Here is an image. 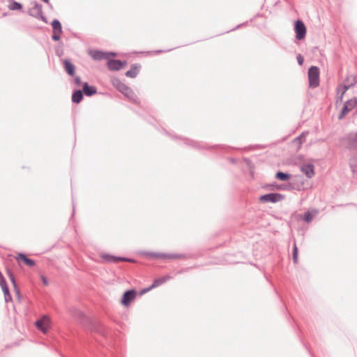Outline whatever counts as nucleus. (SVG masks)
I'll use <instances>...</instances> for the list:
<instances>
[{
  "instance_id": "21",
  "label": "nucleus",
  "mask_w": 357,
  "mask_h": 357,
  "mask_svg": "<svg viewBox=\"0 0 357 357\" xmlns=\"http://www.w3.org/2000/svg\"><path fill=\"white\" fill-rule=\"evenodd\" d=\"M123 94H124L128 98L132 100L133 102H137V97L133 92V91L128 86V91H123L122 92Z\"/></svg>"
},
{
  "instance_id": "8",
  "label": "nucleus",
  "mask_w": 357,
  "mask_h": 357,
  "mask_svg": "<svg viewBox=\"0 0 357 357\" xmlns=\"http://www.w3.org/2000/svg\"><path fill=\"white\" fill-rule=\"evenodd\" d=\"M126 64V62H122L119 60L109 59L107 63V68L110 70H119Z\"/></svg>"
},
{
  "instance_id": "23",
  "label": "nucleus",
  "mask_w": 357,
  "mask_h": 357,
  "mask_svg": "<svg viewBox=\"0 0 357 357\" xmlns=\"http://www.w3.org/2000/svg\"><path fill=\"white\" fill-rule=\"evenodd\" d=\"M138 67L136 66H132L131 69L126 73V75L128 77L134 78L138 74Z\"/></svg>"
},
{
  "instance_id": "10",
  "label": "nucleus",
  "mask_w": 357,
  "mask_h": 357,
  "mask_svg": "<svg viewBox=\"0 0 357 357\" xmlns=\"http://www.w3.org/2000/svg\"><path fill=\"white\" fill-rule=\"evenodd\" d=\"M149 255L154 258L162 259H181L183 257V255L180 254H167V253H151Z\"/></svg>"
},
{
  "instance_id": "33",
  "label": "nucleus",
  "mask_w": 357,
  "mask_h": 357,
  "mask_svg": "<svg viewBox=\"0 0 357 357\" xmlns=\"http://www.w3.org/2000/svg\"><path fill=\"white\" fill-rule=\"evenodd\" d=\"M4 296L10 294L8 287L7 285L1 287Z\"/></svg>"
},
{
  "instance_id": "34",
  "label": "nucleus",
  "mask_w": 357,
  "mask_h": 357,
  "mask_svg": "<svg viewBox=\"0 0 357 357\" xmlns=\"http://www.w3.org/2000/svg\"><path fill=\"white\" fill-rule=\"evenodd\" d=\"M8 274H9V276H10V280H11L12 283L13 284L14 287H16V283H15V278H14L13 273L10 271H8Z\"/></svg>"
},
{
  "instance_id": "19",
  "label": "nucleus",
  "mask_w": 357,
  "mask_h": 357,
  "mask_svg": "<svg viewBox=\"0 0 357 357\" xmlns=\"http://www.w3.org/2000/svg\"><path fill=\"white\" fill-rule=\"evenodd\" d=\"M169 279H170V276H169V275H166L162 278H158L153 281L151 288L158 287V286L161 285L162 284H163L164 282L168 281Z\"/></svg>"
},
{
  "instance_id": "15",
  "label": "nucleus",
  "mask_w": 357,
  "mask_h": 357,
  "mask_svg": "<svg viewBox=\"0 0 357 357\" xmlns=\"http://www.w3.org/2000/svg\"><path fill=\"white\" fill-rule=\"evenodd\" d=\"M113 86L118 89L121 93L123 91H128V86L121 82V81L118 78H113L112 80Z\"/></svg>"
},
{
  "instance_id": "37",
  "label": "nucleus",
  "mask_w": 357,
  "mask_h": 357,
  "mask_svg": "<svg viewBox=\"0 0 357 357\" xmlns=\"http://www.w3.org/2000/svg\"><path fill=\"white\" fill-rule=\"evenodd\" d=\"M41 278H42L43 284H45V285H47L48 282H47V278L45 277H44V276H42Z\"/></svg>"
},
{
  "instance_id": "1",
  "label": "nucleus",
  "mask_w": 357,
  "mask_h": 357,
  "mask_svg": "<svg viewBox=\"0 0 357 357\" xmlns=\"http://www.w3.org/2000/svg\"><path fill=\"white\" fill-rule=\"evenodd\" d=\"M357 83V78L355 75L348 76L344 81L343 84H340L337 88L336 105L341 103L346 91Z\"/></svg>"
},
{
  "instance_id": "3",
  "label": "nucleus",
  "mask_w": 357,
  "mask_h": 357,
  "mask_svg": "<svg viewBox=\"0 0 357 357\" xmlns=\"http://www.w3.org/2000/svg\"><path fill=\"white\" fill-rule=\"evenodd\" d=\"M357 105V98H354L345 102L340 114L338 116L339 119H343L350 111H351Z\"/></svg>"
},
{
  "instance_id": "2",
  "label": "nucleus",
  "mask_w": 357,
  "mask_h": 357,
  "mask_svg": "<svg viewBox=\"0 0 357 357\" xmlns=\"http://www.w3.org/2000/svg\"><path fill=\"white\" fill-rule=\"evenodd\" d=\"M309 86L316 88L319 84V69L317 66H311L308 70Z\"/></svg>"
},
{
  "instance_id": "5",
  "label": "nucleus",
  "mask_w": 357,
  "mask_h": 357,
  "mask_svg": "<svg viewBox=\"0 0 357 357\" xmlns=\"http://www.w3.org/2000/svg\"><path fill=\"white\" fill-rule=\"evenodd\" d=\"M294 29L296 32V38L297 40H302L305 38L306 34V28L302 21L297 20L295 22Z\"/></svg>"
},
{
  "instance_id": "13",
  "label": "nucleus",
  "mask_w": 357,
  "mask_h": 357,
  "mask_svg": "<svg viewBox=\"0 0 357 357\" xmlns=\"http://www.w3.org/2000/svg\"><path fill=\"white\" fill-rule=\"evenodd\" d=\"M63 63L66 72L69 75L73 76L75 73V66H74V64L72 63L68 59H64Z\"/></svg>"
},
{
  "instance_id": "12",
  "label": "nucleus",
  "mask_w": 357,
  "mask_h": 357,
  "mask_svg": "<svg viewBox=\"0 0 357 357\" xmlns=\"http://www.w3.org/2000/svg\"><path fill=\"white\" fill-rule=\"evenodd\" d=\"M109 55L114 56L115 53H114V52L107 53V52H104L102 51H98V50L91 52V56L95 60H102L104 59H107Z\"/></svg>"
},
{
  "instance_id": "24",
  "label": "nucleus",
  "mask_w": 357,
  "mask_h": 357,
  "mask_svg": "<svg viewBox=\"0 0 357 357\" xmlns=\"http://www.w3.org/2000/svg\"><path fill=\"white\" fill-rule=\"evenodd\" d=\"M349 165L352 172L357 174V155L354 156L349 160Z\"/></svg>"
},
{
  "instance_id": "14",
  "label": "nucleus",
  "mask_w": 357,
  "mask_h": 357,
  "mask_svg": "<svg viewBox=\"0 0 357 357\" xmlns=\"http://www.w3.org/2000/svg\"><path fill=\"white\" fill-rule=\"evenodd\" d=\"M82 92L87 96H91L97 93V89L95 86H89L87 82H84Z\"/></svg>"
},
{
  "instance_id": "18",
  "label": "nucleus",
  "mask_w": 357,
  "mask_h": 357,
  "mask_svg": "<svg viewBox=\"0 0 357 357\" xmlns=\"http://www.w3.org/2000/svg\"><path fill=\"white\" fill-rule=\"evenodd\" d=\"M83 98V92L81 90H76L72 95V101L75 103H79Z\"/></svg>"
},
{
  "instance_id": "17",
  "label": "nucleus",
  "mask_w": 357,
  "mask_h": 357,
  "mask_svg": "<svg viewBox=\"0 0 357 357\" xmlns=\"http://www.w3.org/2000/svg\"><path fill=\"white\" fill-rule=\"evenodd\" d=\"M16 259L22 260L26 264V265L30 267L33 266L35 265V261L33 260L26 257V256L22 253H19L16 257Z\"/></svg>"
},
{
  "instance_id": "27",
  "label": "nucleus",
  "mask_w": 357,
  "mask_h": 357,
  "mask_svg": "<svg viewBox=\"0 0 357 357\" xmlns=\"http://www.w3.org/2000/svg\"><path fill=\"white\" fill-rule=\"evenodd\" d=\"M293 260H294V263L298 262V248H297L296 243L294 244Z\"/></svg>"
},
{
  "instance_id": "6",
  "label": "nucleus",
  "mask_w": 357,
  "mask_h": 357,
  "mask_svg": "<svg viewBox=\"0 0 357 357\" xmlns=\"http://www.w3.org/2000/svg\"><path fill=\"white\" fill-rule=\"evenodd\" d=\"M36 326L43 333H46L50 326V320L48 317L43 316L36 321Z\"/></svg>"
},
{
  "instance_id": "32",
  "label": "nucleus",
  "mask_w": 357,
  "mask_h": 357,
  "mask_svg": "<svg viewBox=\"0 0 357 357\" xmlns=\"http://www.w3.org/2000/svg\"><path fill=\"white\" fill-rule=\"evenodd\" d=\"M60 35L61 33H59L58 32H53L52 38L54 40L57 41L60 39Z\"/></svg>"
},
{
  "instance_id": "9",
  "label": "nucleus",
  "mask_w": 357,
  "mask_h": 357,
  "mask_svg": "<svg viewBox=\"0 0 357 357\" xmlns=\"http://www.w3.org/2000/svg\"><path fill=\"white\" fill-rule=\"evenodd\" d=\"M136 296V292L135 290H128L123 294L121 299V303L124 305H128Z\"/></svg>"
},
{
  "instance_id": "26",
  "label": "nucleus",
  "mask_w": 357,
  "mask_h": 357,
  "mask_svg": "<svg viewBox=\"0 0 357 357\" xmlns=\"http://www.w3.org/2000/svg\"><path fill=\"white\" fill-rule=\"evenodd\" d=\"M275 177L280 181H287L290 178V174L282 172H278L276 173Z\"/></svg>"
},
{
  "instance_id": "38",
  "label": "nucleus",
  "mask_w": 357,
  "mask_h": 357,
  "mask_svg": "<svg viewBox=\"0 0 357 357\" xmlns=\"http://www.w3.org/2000/svg\"><path fill=\"white\" fill-rule=\"evenodd\" d=\"M162 51H160V50H158L157 52L159 53V52H162Z\"/></svg>"
},
{
  "instance_id": "4",
  "label": "nucleus",
  "mask_w": 357,
  "mask_h": 357,
  "mask_svg": "<svg viewBox=\"0 0 357 357\" xmlns=\"http://www.w3.org/2000/svg\"><path fill=\"white\" fill-rule=\"evenodd\" d=\"M284 196L280 193H268L260 197L259 200L261 202L275 203L282 200Z\"/></svg>"
},
{
  "instance_id": "7",
  "label": "nucleus",
  "mask_w": 357,
  "mask_h": 357,
  "mask_svg": "<svg viewBox=\"0 0 357 357\" xmlns=\"http://www.w3.org/2000/svg\"><path fill=\"white\" fill-rule=\"evenodd\" d=\"M345 140L349 149H357V132L349 134L345 138Z\"/></svg>"
},
{
  "instance_id": "11",
  "label": "nucleus",
  "mask_w": 357,
  "mask_h": 357,
  "mask_svg": "<svg viewBox=\"0 0 357 357\" xmlns=\"http://www.w3.org/2000/svg\"><path fill=\"white\" fill-rule=\"evenodd\" d=\"M301 171L309 178L314 175V168L312 164H304L301 165Z\"/></svg>"
},
{
  "instance_id": "22",
  "label": "nucleus",
  "mask_w": 357,
  "mask_h": 357,
  "mask_svg": "<svg viewBox=\"0 0 357 357\" xmlns=\"http://www.w3.org/2000/svg\"><path fill=\"white\" fill-rule=\"evenodd\" d=\"M53 32L62 33V27L60 22L58 20H54L52 22Z\"/></svg>"
},
{
  "instance_id": "31",
  "label": "nucleus",
  "mask_w": 357,
  "mask_h": 357,
  "mask_svg": "<svg viewBox=\"0 0 357 357\" xmlns=\"http://www.w3.org/2000/svg\"><path fill=\"white\" fill-rule=\"evenodd\" d=\"M7 285L6 280L3 276L2 273L0 272V286L1 287Z\"/></svg>"
},
{
  "instance_id": "35",
  "label": "nucleus",
  "mask_w": 357,
  "mask_h": 357,
  "mask_svg": "<svg viewBox=\"0 0 357 357\" xmlns=\"http://www.w3.org/2000/svg\"><path fill=\"white\" fill-rule=\"evenodd\" d=\"M297 61H298V63L299 65H301V66L303 65V61H304L303 57L301 54H298L297 56Z\"/></svg>"
},
{
  "instance_id": "20",
  "label": "nucleus",
  "mask_w": 357,
  "mask_h": 357,
  "mask_svg": "<svg viewBox=\"0 0 357 357\" xmlns=\"http://www.w3.org/2000/svg\"><path fill=\"white\" fill-rule=\"evenodd\" d=\"M33 9L37 11V15H36L35 16L36 17L41 19L43 22H47L45 17L43 14L42 6L40 4L36 3Z\"/></svg>"
},
{
  "instance_id": "28",
  "label": "nucleus",
  "mask_w": 357,
  "mask_h": 357,
  "mask_svg": "<svg viewBox=\"0 0 357 357\" xmlns=\"http://www.w3.org/2000/svg\"><path fill=\"white\" fill-rule=\"evenodd\" d=\"M303 219L306 222H311L312 220V213L310 212H309V211L305 213Z\"/></svg>"
},
{
  "instance_id": "29",
  "label": "nucleus",
  "mask_w": 357,
  "mask_h": 357,
  "mask_svg": "<svg viewBox=\"0 0 357 357\" xmlns=\"http://www.w3.org/2000/svg\"><path fill=\"white\" fill-rule=\"evenodd\" d=\"M308 132H303L299 137H298L296 139V141H298L299 142V144H302L303 142L304 141V139L306 137V136L307 135Z\"/></svg>"
},
{
  "instance_id": "30",
  "label": "nucleus",
  "mask_w": 357,
  "mask_h": 357,
  "mask_svg": "<svg viewBox=\"0 0 357 357\" xmlns=\"http://www.w3.org/2000/svg\"><path fill=\"white\" fill-rule=\"evenodd\" d=\"M73 83L77 86H80L82 84L81 78L78 76L75 77L73 79Z\"/></svg>"
},
{
  "instance_id": "25",
  "label": "nucleus",
  "mask_w": 357,
  "mask_h": 357,
  "mask_svg": "<svg viewBox=\"0 0 357 357\" xmlns=\"http://www.w3.org/2000/svg\"><path fill=\"white\" fill-rule=\"evenodd\" d=\"M22 8V6L21 3L12 0L8 6V8L10 10H21Z\"/></svg>"
},
{
  "instance_id": "16",
  "label": "nucleus",
  "mask_w": 357,
  "mask_h": 357,
  "mask_svg": "<svg viewBox=\"0 0 357 357\" xmlns=\"http://www.w3.org/2000/svg\"><path fill=\"white\" fill-rule=\"evenodd\" d=\"M103 258L109 262H114V263H116L119 261H132V260L127 259V258L117 257H114V256H112V255H105L103 257Z\"/></svg>"
},
{
  "instance_id": "36",
  "label": "nucleus",
  "mask_w": 357,
  "mask_h": 357,
  "mask_svg": "<svg viewBox=\"0 0 357 357\" xmlns=\"http://www.w3.org/2000/svg\"><path fill=\"white\" fill-rule=\"evenodd\" d=\"M4 297H5V301L6 303L9 302L12 299L10 294L6 295V296H4Z\"/></svg>"
}]
</instances>
